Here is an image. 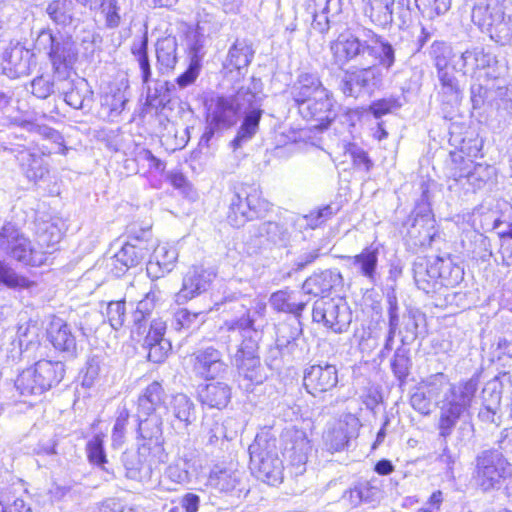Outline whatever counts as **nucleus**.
I'll return each mask as SVG.
<instances>
[{"instance_id":"nucleus-42","label":"nucleus","mask_w":512,"mask_h":512,"mask_svg":"<svg viewBox=\"0 0 512 512\" xmlns=\"http://www.w3.org/2000/svg\"><path fill=\"white\" fill-rule=\"evenodd\" d=\"M42 334V326L36 320H29L18 326L17 337L19 346L25 350L37 346L40 348V336Z\"/></svg>"},{"instance_id":"nucleus-7","label":"nucleus","mask_w":512,"mask_h":512,"mask_svg":"<svg viewBox=\"0 0 512 512\" xmlns=\"http://www.w3.org/2000/svg\"><path fill=\"white\" fill-rule=\"evenodd\" d=\"M197 457L193 453H183L171 462L163 473V480H160L154 490L161 492H174L180 486L191 482L200 470Z\"/></svg>"},{"instance_id":"nucleus-3","label":"nucleus","mask_w":512,"mask_h":512,"mask_svg":"<svg viewBox=\"0 0 512 512\" xmlns=\"http://www.w3.org/2000/svg\"><path fill=\"white\" fill-rule=\"evenodd\" d=\"M41 243H33L14 225L5 224L0 231V251L7 256L30 266H41L48 260L51 251L44 249L45 236L40 237Z\"/></svg>"},{"instance_id":"nucleus-62","label":"nucleus","mask_w":512,"mask_h":512,"mask_svg":"<svg viewBox=\"0 0 512 512\" xmlns=\"http://www.w3.org/2000/svg\"><path fill=\"white\" fill-rule=\"evenodd\" d=\"M336 213L335 210L330 205L324 206L317 211L311 212L309 215L305 216L307 221V225L312 229L317 228L318 226L325 223L328 219H330Z\"/></svg>"},{"instance_id":"nucleus-55","label":"nucleus","mask_w":512,"mask_h":512,"mask_svg":"<svg viewBox=\"0 0 512 512\" xmlns=\"http://www.w3.org/2000/svg\"><path fill=\"white\" fill-rule=\"evenodd\" d=\"M402 106V102L398 97H388L377 100L370 105V111L376 118L391 113Z\"/></svg>"},{"instance_id":"nucleus-12","label":"nucleus","mask_w":512,"mask_h":512,"mask_svg":"<svg viewBox=\"0 0 512 512\" xmlns=\"http://www.w3.org/2000/svg\"><path fill=\"white\" fill-rule=\"evenodd\" d=\"M383 75L378 67L348 71L343 79L345 95L357 97L361 92L372 93L381 86Z\"/></svg>"},{"instance_id":"nucleus-35","label":"nucleus","mask_w":512,"mask_h":512,"mask_svg":"<svg viewBox=\"0 0 512 512\" xmlns=\"http://www.w3.org/2000/svg\"><path fill=\"white\" fill-rule=\"evenodd\" d=\"M240 480L241 473L238 470L215 468L211 471L208 481L212 488L220 492H230L239 485Z\"/></svg>"},{"instance_id":"nucleus-40","label":"nucleus","mask_w":512,"mask_h":512,"mask_svg":"<svg viewBox=\"0 0 512 512\" xmlns=\"http://www.w3.org/2000/svg\"><path fill=\"white\" fill-rule=\"evenodd\" d=\"M494 56L489 53H485L482 50L474 49L467 50L462 53L461 59L463 61V66L467 68V70L471 69L474 71L475 77L478 80L482 79V72L494 63Z\"/></svg>"},{"instance_id":"nucleus-50","label":"nucleus","mask_w":512,"mask_h":512,"mask_svg":"<svg viewBox=\"0 0 512 512\" xmlns=\"http://www.w3.org/2000/svg\"><path fill=\"white\" fill-rule=\"evenodd\" d=\"M244 197L253 219L262 217L270 209L269 202L263 199L261 191L256 188L245 192Z\"/></svg>"},{"instance_id":"nucleus-32","label":"nucleus","mask_w":512,"mask_h":512,"mask_svg":"<svg viewBox=\"0 0 512 512\" xmlns=\"http://www.w3.org/2000/svg\"><path fill=\"white\" fill-rule=\"evenodd\" d=\"M366 47L353 34H339L331 45V50L338 63H346L364 51Z\"/></svg>"},{"instance_id":"nucleus-2","label":"nucleus","mask_w":512,"mask_h":512,"mask_svg":"<svg viewBox=\"0 0 512 512\" xmlns=\"http://www.w3.org/2000/svg\"><path fill=\"white\" fill-rule=\"evenodd\" d=\"M477 389L478 382L475 379L449 385L440 404L437 425L442 438L451 436L460 418L469 411Z\"/></svg>"},{"instance_id":"nucleus-4","label":"nucleus","mask_w":512,"mask_h":512,"mask_svg":"<svg viewBox=\"0 0 512 512\" xmlns=\"http://www.w3.org/2000/svg\"><path fill=\"white\" fill-rule=\"evenodd\" d=\"M61 361L41 359L23 370L15 381V387L23 396L41 395L57 385L64 377Z\"/></svg>"},{"instance_id":"nucleus-45","label":"nucleus","mask_w":512,"mask_h":512,"mask_svg":"<svg viewBox=\"0 0 512 512\" xmlns=\"http://www.w3.org/2000/svg\"><path fill=\"white\" fill-rule=\"evenodd\" d=\"M439 80L441 82L440 95L443 102L450 105L458 104L461 100V90L455 77L446 71H440Z\"/></svg>"},{"instance_id":"nucleus-6","label":"nucleus","mask_w":512,"mask_h":512,"mask_svg":"<svg viewBox=\"0 0 512 512\" xmlns=\"http://www.w3.org/2000/svg\"><path fill=\"white\" fill-rule=\"evenodd\" d=\"M511 474V464L499 452L484 451L477 457L474 479L482 491L500 488Z\"/></svg>"},{"instance_id":"nucleus-9","label":"nucleus","mask_w":512,"mask_h":512,"mask_svg":"<svg viewBox=\"0 0 512 512\" xmlns=\"http://www.w3.org/2000/svg\"><path fill=\"white\" fill-rule=\"evenodd\" d=\"M147 285L148 282L137 279L131 283L125 293V297L130 301H136L138 295L143 296L137 302L136 310L133 313L135 329L132 330V334L137 333L138 336L142 335L146 329L142 322L151 314L160 299V290L152 285L147 290Z\"/></svg>"},{"instance_id":"nucleus-60","label":"nucleus","mask_w":512,"mask_h":512,"mask_svg":"<svg viewBox=\"0 0 512 512\" xmlns=\"http://www.w3.org/2000/svg\"><path fill=\"white\" fill-rule=\"evenodd\" d=\"M107 316L110 325L114 329H119L125 320V303L124 301L110 302L107 307Z\"/></svg>"},{"instance_id":"nucleus-48","label":"nucleus","mask_w":512,"mask_h":512,"mask_svg":"<svg viewBox=\"0 0 512 512\" xmlns=\"http://www.w3.org/2000/svg\"><path fill=\"white\" fill-rule=\"evenodd\" d=\"M14 123L29 132L37 133L46 139L52 140L61 147V153L65 154L67 148L63 146V138L61 134L55 129L48 126L37 125L28 120H15Z\"/></svg>"},{"instance_id":"nucleus-41","label":"nucleus","mask_w":512,"mask_h":512,"mask_svg":"<svg viewBox=\"0 0 512 512\" xmlns=\"http://www.w3.org/2000/svg\"><path fill=\"white\" fill-rule=\"evenodd\" d=\"M104 437L102 433L96 434L87 442V457L91 464L114 476L113 472L106 467L108 460L104 449Z\"/></svg>"},{"instance_id":"nucleus-29","label":"nucleus","mask_w":512,"mask_h":512,"mask_svg":"<svg viewBox=\"0 0 512 512\" xmlns=\"http://www.w3.org/2000/svg\"><path fill=\"white\" fill-rule=\"evenodd\" d=\"M352 268L361 276L374 283L377 278L378 248L370 246L361 253L348 257Z\"/></svg>"},{"instance_id":"nucleus-25","label":"nucleus","mask_w":512,"mask_h":512,"mask_svg":"<svg viewBox=\"0 0 512 512\" xmlns=\"http://www.w3.org/2000/svg\"><path fill=\"white\" fill-rule=\"evenodd\" d=\"M302 334L301 324L297 319L283 322L277 326L276 347L283 355H293L298 348Z\"/></svg>"},{"instance_id":"nucleus-51","label":"nucleus","mask_w":512,"mask_h":512,"mask_svg":"<svg viewBox=\"0 0 512 512\" xmlns=\"http://www.w3.org/2000/svg\"><path fill=\"white\" fill-rule=\"evenodd\" d=\"M0 284L9 288H29L32 282L25 277L19 276L13 268L0 261Z\"/></svg>"},{"instance_id":"nucleus-53","label":"nucleus","mask_w":512,"mask_h":512,"mask_svg":"<svg viewBox=\"0 0 512 512\" xmlns=\"http://www.w3.org/2000/svg\"><path fill=\"white\" fill-rule=\"evenodd\" d=\"M128 420L129 412L123 409L119 412L112 430L111 441L113 448L117 449L123 445Z\"/></svg>"},{"instance_id":"nucleus-16","label":"nucleus","mask_w":512,"mask_h":512,"mask_svg":"<svg viewBox=\"0 0 512 512\" xmlns=\"http://www.w3.org/2000/svg\"><path fill=\"white\" fill-rule=\"evenodd\" d=\"M303 382L310 394L324 393L336 387L338 372L334 365H313L305 371Z\"/></svg>"},{"instance_id":"nucleus-34","label":"nucleus","mask_w":512,"mask_h":512,"mask_svg":"<svg viewBox=\"0 0 512 512\" xmlns=\"http://www.w3.org/2000/svg\"><path fill=\"white\" fill-rule=\"evenodd\" d=\"M176 49V39L171 35L162 37L157 41L156 56L160 65V69L163 71V73L174 69L177 63Z\"/></svg>"},{"instance_id":"nucleus-33","label":"nucleus","mask_w":512,"mask_h":512,"mask_svg":"<svg viewBox=\"0 0 512 512\" xmlns=\"http://www.w3.org/2000/svg\"><path fill=\"white\" fill-rule=\"evenodd\" d=\"M164 401V390L160 383L153 382L138 398L139 417L151 415Z\"/></svg>"},{"instance_id":"nucleus-8","label":"nucleus","mask_w":512,"mask_h":512,"mask_svg":"<svg viewBox=\"0 0 512 512\" xmlns=\"http://www.w3.org/2000/svg\"><path fill=\"white\" fill-rule=\"evenodd\" d=\"M312 317L315 322L335 333L346 331L352 321L349 306L342 298H321L314 303Z\"/></svg>"},{"instance_id":"nucleus-52","label":"nucleus","mask_w":512,"mask_h":512,"mask_svg":"<svg viewBox=\"0 0 512 512\" xmlns=\"http://www.w3.org/2000/svg\"><path fill=\"white\" fill-rule=\"evenodd\" d=\"M100 14L105 19L106 28L115 29L118 27L121 18L116 0H102Z\"/></svg>"},{"instance_id":"nucleus-37","label":"nucleus","mask_w":512,"mask_h":512,"mask_svg":"<svg viewBox=\"0 0 512 512\" xmlns=\"http://www.w3.org/2000/svg\"><path fill=\"white\" fill-rule=\"evenodd\" d=\"M270 303L274 309L281 312L299 315L305 303L299 301L297 293L288 289L279 290L271 295Z\"/></svg>"},{"instance_id":"nucleus-44","label":"nucleus","mask_w":512,"mask_h":512,"mask_svg":"<svg viewBox=\"0 0 512 512\" xmlns=\"http://www.w3.org/2000/svg\"><path fill=\"white\" fill-rule=\"evenodd\" d=\"M253 220L251 212L246 205V198L241 194H235L230 203L228 221L234 227H241L246 222Z\"/></svg>"},{"instance_id":"nucleus-15","label":"nucleus","mask_w":512,"mask_h":512,"mask_svg":"<svg viewBox=\"0 0 512 512\" xmlns=\"http://www.w3.org/2000/svg\"><path fill=\"white\" fill-rule=\"evenodd\" d=\"M257 344L252 341H244L236 352L234 359L239 373L253 384L263 382L264 375L260 360L256 355Z\"/></svg>"},{"instance_id":"nucleus-26","label":"nucleus","mask_w":512,"mask_h":512,"mask_svg":"<svg viewBox=\"0 0 512 512\" xmlns=\"http://www.w3.org/2000/svg\"><path fill=\"white\" fill-rule=\"evenodd\" d=\"M50 342L61 352L73 353L76 349V338L69 325L61 318H54L47 329Z\"/></svg>"},{"instance_id":"nucleus-54","label":"nucleus","mask_w":512,"mask_h":512,"mask_svg":"<svg viewBox=\"0 0 512 512\" xmlns=\"http://www.w3.org/2000/svg\"><path fill=\"white\" fill-rule=\"evenodd\" d=\"M415 6L429 17L445 13L450 7V0H414Z\"/></svg>"},{"instance_id":"nucleus-28","label":"nucleus","mask_w":512,"mask_h":512,"mask_svg":"<svg viewBox=\"0 0 512 512\" xmlns=\"http://www.w3.org/2000/svg\"><path fill=\"white\" fill-rule=\"evenodd\" d=\"M433 264L437 270L436 278L439 280V289L441 287H455L463 280V268L454 263L450 256L435 257Z\"/></svg>"},{"instance_id":"nucleus-31","label":"nucleus","mask_w":512,"mask_h":512,"mask_svg":"<svg viewBox=\"0 0 512 512\" xmlns=\"http://www.w3.org/2000/svg\"><path fill=\"white\" fill-rule=\"evenodd\" d=\"M199 398L203 404L221 409L230 401L231 388L224 382H211L199 391Z\"/></svg>"},{"instance_id":"nucleus-18","label":"nucleus","mask_w":512,"mask_h":512,"mask_svg":"<svg viewBox=\"0 0 512 512\" xmlns=\"http://www.w3.org/2000/svg\"><path fill=\"white\" fill-rule=\"evenodd\" d=\"M193 369L201 377L214 379L223 375L227 370L219 350L208 347L198 350L193 355Z\"/></svg>"},{"instance_id":"nucleus-22","label":"nucleus","mask_w":512,"mask_h":512,"mask_svg":"<svg viewBox=\"0 0 512 512\" xmlns=\"http://www.w3.org/2000/svg\"><path fill=\"white\" fill-rule=\"evenodd\" d=\"M319 90H326V88L323 87L318 77L304 73L298 77L291 87L290 95L300 111L302 106L314 100L313 98L316 97V92Z\"/></svg>"},{"instance_id":"nucleus-10","label":"nucleus","mask_w":512,"mask_h":512,"mask_svg":"<svg viewBox=\"0 0 512 512\" xmlns=\"http://www.w3.org/2000/svg\"><path fill=\"white\" fill-rule=\"evenodd\" d=\"M237 120L238 115L233 102L229 98L217 97L211 99L207 109V127L202 140L208 142L215 132L231 128L237 123Z\"/></svg>"},{"instance_id":"nucleus-17","label":"nucleus","mask_w":512,"mask_h":512,"mask_svg":"<svg viewBox=\"0 0 512 512\" xmlns=\"http://www.w3.org/2000/svg\"><path fill=\"white\" fill-rule=\"evenodd\" d=\"M136 243H126L115 253L110 259L112 273L119 277L123 275L129 268L137 266L146 257L148 248L144 247V243L139 237H135Z\"/></svg>"},{"instance_id":"nucleus-38","label":"nucleus","mask_w":512,"mask_h":512,"mask_svg":"<svg viewBox=\"0 0 512 512\" xmlns=\"http://www.w3.org/2000/svg\"><path fill=\"white\" fill-rule=\"evenodd\" d=\"M51 40V56L54 65L57 62L62 63H72L75 59L77 49L75 44L70 41V37H66L63 40V43L60 42L62 40L63 34H49Z\"/></svg>"},{"instance_id":"nucleus-39","label":"nucleus","mask_w":512,"mask_h":512,"mask_svg":"<svg viewBox=\"0 0 512 512\" xmlns=\"http://www.w3.org/2000/svg\"><path fill=\"white\" fill-rule=\"evenodd\" d=\"M266 311V303L262 300H255L252 308L248 311L247 316L238 320L226 321L221 330L235 331V330H246L255 329L254 323L256 317L263 318Z\"/></svg>"},{"instance_id":"nucleus-23","label":"nucleus","mask_w":512,"mask_h":512,"mask_svg":"<svg viewBox=\"0 0 512 512\" xmlns=\"http://www.w3.org/2000/svg\"><path fill=\"white\" fill-rule=\"evenodd\" d=\"M16 158L27 179L34 183L43 180L49 173L48 165L42 154L30 149H22L18 151Z\"/></svg>"},{"instance_id":"nucleus-58","label":"nucleus","mask_w":512,"mask_h":512,"mask_svg":"<svg viewBox=\"0 0 512 512\" xmlns=\"http://www.w3.org/2000/svg\"><path fill=\"white\" fill-rule=\"evenodd\" d=\"M424 388L430 398L437 397L444 388L451 385L448 377L443 373L431 375L423 382Z\"/></svg>"},{"instance_id":"nucleus-36","label":"nucleus","mask_w":512,"mask_h":512,"mask_svg":"<svg viewBox=\"0 0 512 512\" xmlns=\"http://www.w3.org/2000/svg\"><path fill=\"white\" fill-rule=\"evenodd\" d=\"M471 21L473 23L471 29L490 32L501 21V15L493 13L489 4L478 3L472 9Z\"/></svg>"},{"instance_id":"nucleus-43","label":"nucleus","mask_w":512,"mask_h":512,"mask_svg":"<svg viewBox=\"0 0 512 512\" xmlns=\"http://www.w3.org/2000/svg\"><path fill=\"white\" fill-rule=\"evenodd\" d=\"M46 12L54 23L65 27L73 19V2L72 0H53L48 4Z\"/></svg>"},{"instance_id":"nucleus-27","label":"nucleus","mask_w":512,"mask_h":512,"mask_svg":"<svg viewBox=\"0 0 512 512\" xmlns=\"http://www.w3.org/2000/svg\"><path fill=\"white\" fill-rule=\"evenodd\" d=\"M290 447H286V452L293 466L296 467L297 473H303L308 458V452L311 449L310 441L306 433L302 430H293L288 433Z\"/></svg>"},{"instance_id":"nucleus-59","label":"nucleus","mask_w":512,"mask_h":512,"mask_svg":"<svg viewBox=\"0 0 512 512\" xmlns=\"http://www.w3.org/2000/svg\"><path fill=\"white\" fill-rule=\"evenodd\" d=\"M22 55V49H15L10 55V58L7 61L10 67H4V69H9L11 71V77H21L29 73L28 62L23 60Z\"/></svg>"},{"instance_id":"nucleus-24","label":"nucleus","mask_w":512,"mask_h":512,"mask_svg":"<svg viewBox=\"0 0 512 512\" xmlns=\"http://www.w3.org/2000/svg\"><path fill=\"white\" fill-rule=\"evenodd\" d=\"M342 284V275L337 270H325L316 273L305 280L303 291L314 296L323 295L336 289Z\"/></svg>"},{"instance_id":"nucleus-20","label":"nucleus","mask_w":512,"mask_h":512,"mask_svg":"<svg viewBox=\"0 0 512 512\" xmlns=\"http://www.w3.org/2000/svg\"><path fill=\"white\" fill-rule=\"evenodd\" d=\"M178 259L177 249L169 244H159L153 251L148 263L147 274L152 279H159L171 272Z\"/></svg>"},{"instance_id":"nucleus-13","label":"nucleus","mask_w":512,"mask_h":512,"mask_svg":"<svg viewBox=\"0 0 512 512\" xmlns=\"http://www.w3.org/2000/svg\"><path fill=\"white\" fill-rule=\"evenodd\" d=\"M216 274L203 266H191L183 276L182 287L176 294V302L183 304L205 292Z\"/></svg>"},{"instance_id":"nucleus-56","label":"nucleus","mask_w":512,"mask_h":512,"mask_svg":"<svg viewBox=\"0 0 512 512\" xmlns=\"http://www.w3.org/2000/svg\"><path fill=\"white\" fill-rule=\"evenodd\" d=\"M345 154L350 157L353 162V165L358 169H363L365 171H369L372 162L369 159L367 153L356 144H348L345 149Z\"/></svg>"},{"instance_id":"nucleus-47","label":"nucleus","mask_w":512,"mask_h":512,"mask_svg":"<svg viewBox=\"0 0 512 512\" xmlns=\"http://www.w3.org/2000/svg\"><path fill=\"white\" fill-rule=\"evenodd\" d=\"M220 29L216 17L202 8L196 11L194 18L188 23V32L215 31Z\"/></svg>"},{"instance_id":"nucleus-61","label":"nucleus","mask_w":512,"mask_h":512,"mask_svg":"<svg viewBox=\"0 0 512 512\" xmlns=\"http://www.w3.org/2000/svg\"><path fill=\"white\" fill-rule=\"evenodd\" d=\"M144 346L148 349V359L154 363L163 362L171 350L169 341L145 344Z\"/></svg>"},{"instance_id":"nucleus-63","label":"nucleus","mask_w":512,"mask_h":512,"mask_svg":"<svg viewBox=\"0 0 512 512\" xmlns=\"http://www.w3.org/2000/svg\"><path fill=\"white\" fill-rule=\"evenodd\" d=\"M165 331H166V322H164L161 319H154L151 322L149 331L145 337L144 345L162 342V341H168L167 339H164V337H163L165 334Z\"/></svg>"},{"instance_id":"nucleus-1","label":"nucleus","mask_w":512,"mask_h":512,"mask_svg":"<svg viewBox=\"0 0 512 512\" xmlns=\"http://www.w3.org/2000/svg\"><path fill=\"white\" fill-rule=\"evenodd\" d=\"M229 99L233 102L237 115H244L237 135L231 142L233 148L237 149L252 139L258 131L263 113L260 80L252 79L248 85L241 86L236 94Z\"/></svg>"},{"instance_id":"nucleus-49","label":"nucleus","mask_w":512,"mask_h":512,"mask_svg":"<svg viewBox=\"0 0 512 512\" xmlns=\"http://www.w3.org/2000/svg\"><path fill=\"white\" fill-rule=\"evenodd\" d=\"M339 0H315V4L321 10L320 13H314L313 21H312V29L317 32H325L329 29V21L327 17V13L331 9V5H333L334 9L338 10Z\"/></svg>"},{"instance_id":"nucleus-5","label":"nucleus","mask_w":512,"mask_h":512,"mask_svg":"<svg viewBox=\"0 0 512 512\" xmlns=\"http://www.w3.org/2000/svg\"><path fill=\"white\" fill-rule=\"evenodd\" d=\"M250 467L257 478L269 485L283 480V464L276 451V440L266 434H258L249 446Z\"/></svg>"},{"instance_id":"nucleus-64","label":"nucleus","mask_w":512,"mask_h":512,"mask_svg":"<svg viewBox=\"0 0 512 512\" xmlns=\"http://www.w3.org/2000/svg\"><path fill=\"white\" fill-rule=\"evenodd\" d=\"M201 64L190 62L187 70L177 77L176 82L180 88H185L195 82L199 76Z\"/></svg>"},{"instance_id":"nucleus-19","label":"nucleus","mask_w":512,"mask_h":512,"mask_svg":"<svg viewBox=\"0 0 512 512\" xmlns=\"http://www.w3.org/2000/svg\"><path fill=\"white\" fill-rule=\"evenodd\" d=\"M313 99V101L302 106L299 112L303 118L317 121L319 123L317 126L321 128L327 127L335 117L332 110V99L328 90H319Z\"/></svg>"},{"instance_id":"nucleus-46","label":"nucleus","mask_w":512,"mask_h":512,"mask_svg":"<svg viewBox=\"0 0 512 512\" xmlns=\"http://www.w3.org/2000/svg\"><path fill=\"white\" fill-rule=\"evenodd\" d=\"M252 48L244 41L237 40L229 51L228 63L237 70L246 68L253 57Z\"/></svg>"},{"instance_id":"nucleus-14","label":"nucleus","mask_w":512,"mask_h":512,"mask_svg":"<svg viewBox=\"0 0 512 512\" xmlns=\"http://www.w3.org/2000/svg\"><path fill=\"white\" fill-rule=\"evenodd\" d=\"M149 421L141 420L139 422V433L141 436L148 440L139 446L136 452H124L122 456V462L125 468V476L128 479L139 481L141 480L142 470L144 464L148 461L147 457L151 451L152 439L155 436L154 433H146V428Z\"/></svg>"},{"instance_id":"nucleus-11","label":"nucleus","mask_w":512,"mask_h":512,"mask_svg":"<svg viewBox=\"0 0 512 512\" xmlns=\"http://www.w3.org/2000/svg\"><path fill=\"white\" fill-rule=\"evenodd\" d=\"M384 498L382 481L377 477L360 479L342 494V501L351 508L362 504L376 507Z\"/></svg>"},{"instance_id":"nucleus-21","label":"nucleus","mask_w":512,"mask_h":512,"mask_svg":"<svg viewBox=\"0 0 512 512\" xmlns=\"http://www.w3.org/2000/svg\"><path fill=\"white\" fill-rule=\"evenodd\" d=\"M168 410L173 416L171 423L175 429H187L196 420L195 404L185 394L174 395L169 403Z\"/></svg>"},{"instance_id":"nucleus-30","label":"nucleus","mask_w":512,"mask_h":512,"mask_svg":"<svg viewBox=\"0 0 512 512\" xmlns=\"http://www.w3.org/2000/svg\"><path fill=\"white\" fill-rule=\"evenodd\" d=\"M436 271L433 259L420 258L415 261L413 274L417 287L425 293L437 292L439 290V280L436 278Z\"/></svg>"},{"instance_id":"nucleus-57","label":"nucleus","mask_w":512,"mask_h":512,"mask_svg":"<svg viewBox=\"0 0 512 512\" xmlns=\"http://www.w3.org/2000/svg\"><path fill=\"white\" fill-rule=\"evenodd\" d=\"M203 312L192 313L187 309H180L174 314V325L177 330H187L198 325V318Z\"/></svg>"}]
</instances>
